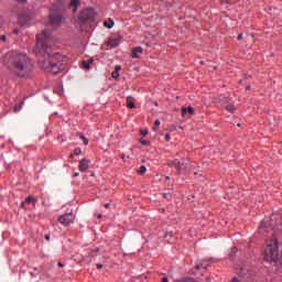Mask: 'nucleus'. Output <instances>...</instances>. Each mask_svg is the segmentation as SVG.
Segmentation results:
<instances>
[{
    "label": "nucleus",
    "mask_w": 282,
    "mask_h": 282,
    "mask_svg": "<svg viewBox=\"0 0 282 282\" xmlns=\"http://www.w3.org/2000/svg\"><path fill=\"white\" fill-rule=\"evenodd\" d=\"M55 43L56 37L52 35V31H50V29H45L42 31V34L36 35V43L33 50L35 56L39 57L37 63L40 67L54 75L59 74L65 69L63 62L50 54L48 50L52 45H55Z\"/></svg>",
    "instance_id": "f257e3e1"
},
{
    "label": "nucleus",
    "mask_w": 282,
    "mask_h": 282,
    "mask_svg": "<svg viewBox=\"0 0 282 282\" xmlns=\"http://www.w3.org/2000/svg\"><path fill=\"white\" fill-rule=\"evenodd\" d=\"M10 65L13 69V74L19 78H30V76H32L34 64L26 54L19 53L13 55L10 58Z\"/></svg>",
    "instance_id": "f03ea898"
},
{
    "label": "nucleus",
    "mask_w": 282,
    "mask_h": 282,
    "mask_svg": "<svg viewBox=\"0 0 282 282\" xmlns=\"http://www.w3.org/2000/svg\"><path fill=\"white\" fill-rule=\"evenodd\" d=\"M260 232H270V230H282V217L273 214L270 219H264L259 226Z\"/></svg>",
    "instance_id": "7ed1b4c3"
},
{
    "label": "nucleus",
    "mask_w": 282,
    "mask_h": 282,
    "mask_svg": "<svg viewBox=\"0 0 282 282\" xmlns=\"http://www.w3.org/2000/svg\"><path fill=\"white\" fill-rule=\"evenodd\" d=\"M267 247L264 249V260L270 263H274V261H279V240L276 238H272L265 241Z\"/></svg>",
    "instance_id": "20e7f679"
},
{
    "label": "nucleus",
    "mask_w": 282,
    "mask_h": 282,
    "mask_svg": "<svg viewBox=\"0 0 282 282\" xmlns=\"http://www.w3.org/2000/svg\"><path fill=\"white\" fill-rule=\"evenodd\" d=\"M96 19V11L94 9H84L78 15V23H91Z\"/></svg>",
    "instance_id": "39448f33"
},
{
    "label": "nucleus",
    "mask_w": 282,
    "mask_h": 282,
    "mask_svg": "<svg viewBox=\"0 0 282 282\" xmlns=\"http://www.w3.org/2000/svg\"><path fill=\"white\" fill-rule=\"evenodd\" d=\"M62 21H63V17L61 14H58L56 9H51L50 14H48L50 25H52L53 28L54 26L58 28V25H61Z\"/></svg>",
    "instance_id": "423d86ee"
},
{
    "label": "nucleus",
    "mask_w": 282,
    "mask_h": 282,
    "mask_svg": "<svg viewBox=\"0 0 282 282\" xmlns=\"http://www.w3.org/2000/svg\"><path fill=\"white\" fill-rule=\"evenodd\" d=\"M170 166H173L176 169L177 171V175H182V170L184 169V171H186V166H187V163L185 162H180L178 160H174Z\"/></svg>",
    "instance_id": "0eeeda50"
},
{
    "label": "nucleus",
    "mask_w": 282,
    "mask_h": 282,
    "mask_svg": "<svg viewBox=\"0 0 282 282\" xmlns=\"http://www.w3.org/2000/svg\"><path fill=\"white\" fill-rule=\"evenodd\" d=\"M58 221L59 224H63V226H69V224H72V213H66L59 216Z\"/></svg>",
    "instance_id": "6e6552de"
},
{
    "label": "nucleus",
    "mask_w": 282,
    "mask_h": 282,
    "mask_svg": "<svg viewBox=\"0 0 282 282\" xmlns=\"http://www.w3.org/2000/svg\"><path fill=\"white\" fill-rule=\"evenodd\" d=\"M28 21H30V15L28 13H21L18 15L19 25H28Z\"/></svg>",
    "instance_id": "1a4fd4ad"
},
{
    "label": "nucleus",
    "mask_w": 282,
    "mask_h": 282,
    "mask_svg": "<svg viewBox=\"0 0 282 282\" xmlns=\"http://www.w3.org/2000/svg\"><path fill=\"white\" fill-rule=\"evenodd\" d=\"M91 65H94V57L89 58L88 61H82V69H85L86 72H89L91 69Z\"/></svg>",
    "instance_id": "9d476101"
},
{
    "label": "nucleus",
    "mask_w": 282,
    "mask_h": 282,
    "mask_svg": "<svg viewBox=\"0 0 282 282\" xmlns=\"http://www.w3.org/2000/svg\"><path fill=\"white\" fill-rule=\"evenodd\" d=\"M181 113L183 118L186 116V113H188L189 116H195V108H193L192 106L184 107L181 109Z\"/></svg>",
    "instance_id": "9b49d317"
},
{
    "label": "nucleus",
    "mask_w": 282,
    "mask_h": 282,
    "mask_svg": "<svg viewBox=\"0 0 282 282\" xmlns=\"http://www.w3.org/2000/svg\"><path fill=\"white\" fill-rule=\"evenodd\" d=\"M89 169V160L87 159H83L79 161V171H82V173L87 172V170Z\"/></svg>",
    "instance_id": "f8f14e48"
},
{
    "label": "nucleus",
    "mask_w": 282,
    "mask_h": 282,
    "mask_svg": "<svg viewBox=\"0 0 282 282\" xmlns=\"http://www.w3.org/2000/svg\"><path fill=\"white\" fill-rule=\"evenodd\" d=\"M143 48L141 46L134 47L132 50V58H139L138 54H142Z\"/></svg>",
    "instance_id": "ddd939ff"
},
{
    "label": "nucleus",
    "mask_w": 282,
    "mask_h": 282,
    "mask_svg": "<svg viewBox=\"0 0 282 282\" xmlns=\"http://www.w3.org/2000/svg\"><path fill=\"white\" fill-rule=\"evenodd\" d=\"M80 6H82L80 0H72V9H73V12H77V11H78V8H80Z\"/></svg>",
    "instance_id": "4468645a"
},
{
    "label": "nucleus",
    "mask_w": 282,
    "mask_h": 282,
    "mask_svg": "<svg viewBox=\"0 0 282 282\" xmlns=\"http://www.w3.org/2000/svg\"><path fill=\"white\" fill-rule=\"evenodd\" d=\"M76 138H79V140L83 141V143L85 144V147H87V144H89V140L87 138H85V134H83L82 132H77L75 134Z\"/></svg>",
    "instance_id": "2eb2a0df"
},
{
    "label": "nucleus",
    "mask_w": 282,
    "mask_h": 282,
    "mask_svg": "<svg viewBox=\"0 0 282 282\" xmlns=\"http://www.w3.org/2000/svg\"><path fill=\"white\" fill-rule=\"evenodd\" d=\"M108 45L110 47H118L120 45V40H118V39H110L108 41Z\"/></svg>",
    "instance_id": "dca6fc26"
},
{
    "label": "nucleus",
    "mask_w": 282,
    "mask_h": 282,
    "mask_svg": "<svg viewBox=\"0 0 282 282\" xmlns=\"http://www.w3.org/2000/svg\"><path fill=\"white\" fill-rule=\"evenodd\" d=\"M208 268V261L203 260L200 263L196 264V270H206Z\"/></svg>",
    "instance_id": "f3484780"
},
{
    "label": "nucleus",
    "mask_w": 282,
    "mask_h": 282,
    "mask_svg": "<svg viewBox=\"0 0 282 282\" xmlns=\"http://www.w3.org/2000/svg\"><path fill=\"white\" fill-rule=\"evenodd\" d=\"M105 28H108V30H111V28H113L115 22L113 19L109 18L108 21L104 22Z\"/></svg>",
    "instance_id": "a211bd4d"
},
{
    "label": "nucleus",
    "mask_w": 282,
    "mask_h": 282,
    "mask_svg": "<svg viewBox=\"0 0 282 282\" xmlns=\"http://www.w3.org/2000/svg\"><path fill=\"white\" fill-rule=\"evenodd\" d=\"M225 109L226 111H229V113H235V111H237V108L232 104H228L227 106H225Z\"/></svg>",
    "instance_id": "6ab92c4d"
},
{
    "label": "nucleus",
    "mask_w": 282,
    "mask_h": 282,
    "mask_svg": "<svg viewBox=\"0 0 282 282\" xmlns=\"http://www.w3.org/2000/svg\"><path fill=\"white\" fill-rule=\"evenodd\" d=\"M24 204H36V198L28 196L24 200Z\"/></svg>",
    "instance_id": "aec40b11"
},
{
    "label": "nucleus",
    "mask_w": 282,
    "mask_h": 282,
    "mask_svg": "<svg viewBox=\"0 0 282 282\" xmlns=\"http://www.w3.org/2000/svg\"><path fill=\"white\" fill-rule=\"evenodd\" d=\"M131 99V97L127 98V107H129V109H135V104L133 101H129Z\"/></svg>",
    "instance_id": "412c9836"
},
{
    "label": "nucleus",
    "mask_w": 282,
    "mask_h": 282,
    "mask_svg": "<svg viewBox=\"0 0 282 282\" xmlns=\"http://www.w3.org/2000/svg\"><path fill=\"white\" fill-rule=\"evenodd\" d=\"M145 173H147V166L141 165V166H140V170L138 171V174H139V175H144Z\"/></svg>",
    "instance_id": "4be33fe9"
},
{
    "label": "nucleus",
    "mask_w": 282,
    "mask_h": 282,
    "mask_svg": "<svg viewBox=\"0 0 282 282\" xmlns=\"http://www.w3.org/2000/svg\"><path fill=\"white\" fill-rule=\"evenodd\" d=\"M80 153H83V151L80 150V148H76L74 150V155H80Z\"/></svg>",
    "instance_id": "5701e85b"
},
{
    "label": "nucleus",
    "mask_w": 282,
    "mask_h": 282,
    "mask_svg": "<svg viewBox=\"0 0 282 282\" xmlns=\"http://www.w3.org/2000/svg\"><path fill=\"white\" fill-rule=\"evenodd\" d=\"M120 76V74L118 73V70L112 72V78H118Z\"/></svg>",
    "instance_id": "b1692460"
},
{
    "label": "nucleus",
    "mask_w": 282,
    "mask_h": 282,
    "mask_svg": "<svg viewBox=\"0 0 282 282\" xmlns=\"http://www.w3.org/2000/svg\"><path fill=\"white\" fill-rule=\"evenodd\" d=\"M163 197L164 199H171V193H164Z\"/></svg>",
    "instance_id": "393cba45"
},
{
    "label": "nucleus",
    "mask_w": 282,
    "mask_h": 282,
    "mask_svg": "<svg viewBox=\"0 0 282 282\" xmlns=\"http://www.w3.org/2000/svg\"><path fill=\"white\" fill-rule=\"evenodd\" d=\"M232 254H237V247H234L231 249V253L229 254V257H232Z\"/></svg>",
    "instance_id": "a878e982"
},
{
    "label": "nucleus",
    "mask_w": 282,
    "mask_h": 282,
    "mask_svg": "<svg viewBox=\"0 0 282 282\" xmlns=\"http://www.w3.org/2000/svg\"><path fill=\"white\" fill-rule=\"evenodd\" d=\"M158 127H160V120L159 119H156L155 122H154V131H155V129H158Z\"/></svg>",
    "instance_id": "bb28decb"
},
{
    "label": "nucleus",
    "mask_w": 282,
    "mask_h": 282,
    "mask_svg": "<svg viewBox=\"0 0 282 282\" xmlns=\"http://www.w3.org/2000/svg\"><path fill=\"white\" fill-rule=\"evenodd\" d=\"M120 69H122V67H121L120 65H117V66L115 67V72H117V73H119Z\"/></svg>",
    "instance_id": "cd10ccee"
},
{
    "label": "nucleus",
    "mask_w": 282,
    "mask_h": 282,
    "mask_svg": "<svg viewBox=\"0 0 282 282\" xmlns=\"http://www.w3.org/2000/svg\"><path fill=\"white\" fill-rule=\"evenodd\" d=\"M141 144H143L144 147H149L150 142L149 141H141Z\"/></svg>",
    "instance_id": "c85d7f7f"
},
{
    "label": "nucleus",
    "mask_w": 282,
    "mask_h": 282,
    "mask_svg": "<svg viewBox=\"0 0 282 282\" xmlns=\"http://www.w3.org/2000/svg\"><path fill=\"white\" fill-rule=\"evenodd\" d=\"M21 105H23V102H21ZM21 105H19L18 107H15L14 111H21Z\"/></svg>",
    "instance_id": "c756f323"
},
{
    "label": "nucleus",
    "mask_w": 282,
    "mask_h": 282,
    "mask_svg": "<svg viewBox=\"0 0 282 282\" xmlns=\"http://www.w3.org/2000/svg\"><path fill=\"white\" fill-rule=\"evenodd\" d=\"M165 140H166V142H170L171 141V134H166Z\"/></svg>",
    "instance_id": "7c9ffc66"
},
{
    "label": "nucleus",
    "mask_w": 282,
    "mask_h": 282,
    "mask_svg": "<svg viewBox=\"0 0 282 282\" xmlns=\"http://www.w3.org/2000/svg\"><path fill=\"white\" fill-rule=\"evenodd\" d=\"M237 39L238 41H241V39H243V33H240Z\"/></svg>",
    "instance_id": "2f4dec72"
},
{
    "label": "nucleus",
    "mask_w": 282,
    "mask_h": 282,
    "mask_svg": "<svg viewBox=\"0 0 282 282\" xmlns=\"http://www.w3.org/2000/svg\"><path fill=\"white\" fill-rule=\"evenodd\" d=\"M57 265L58 268H65V264H63V262H58Z\"/></svg>",
    "instance_id": "473e14b6"
},
{
    "label": "nucleus",
    "mask_w": 282,
    "mask_h": 282,
    "mask_svg": "<svg viewBox=\"0 0 282 282\" xmlns=\"http://www.w3.org/2000/svg\"><path fill=\"white\" fill-rule=\"evenodd\" d=\"M97 270H102V264L101 263L97 264Z\"/></svg>",
    "instance_id": "72a5a7b5"
},
{
    "label": "nucleus",
    "mask_w": 282,
    "mask_h": 282,
    "mask_svg": "<svg viewBox=\"0 0 282 282\" xmlns=\"http://www.w3.org/2000/svg\"><path fill=\"white\" fill-rule=\"evenodd\" d=\"M220 3H230V0H220Z\"/></svg>",
    "instance_id": "f704fd0d"
},
{
    "label": "nucleus",
    "mask_w": 282,
    "mask_h": 282,
    "mask_svg": "<svg viewBox=\"0 0 282 282\" xmlns=\"http://www.w3.org/2000/svg\"><path fill=\"white\" fill-rule=\"evenodd\" d=\"M161 282H169V278H162Z\"/></svg>",
    "instance_id": "c9c22d12"
},
{
    "label": "nucleus",
    "mask_w": 282,
    "mask_h": 282,
    "mask_svg": "<svg viewBox=\"0 0 282 282\" xmlns=\"http://www.w3.org/2000/svg\"><path fill=\"white\" fill-rule=\"evenodd\" d=\"M18 3H25L28 0H17Z\"/></svg>",
    "instance_id": "e433bc0d"
},
{
    "label": "nucleus",
    "mask_w": 282,
    "mask_h": 282,
    "mask_svg": "<svg viewBox=\"0 0 282 282\" xmlns=\"http://www.w3.org/2000/svg\"><path fill=\"white\" fill-rule=\"evenodd\" d=\"M0 41L4 42L6 41V35H1Z\"/></svg>",
    "instance_id": "4c0bfd02"
},
{
    "label": "nucleus",
    "mask_w": 282,
    "mask_h": 282,
    "mask_svg": "<svg viewBox=\"0 0 282 282\" xmlns=\"http://www.w3.org/2000/svg\"><path fill=\"white\" fill-rule=\"evenodd\" d=\"M13 34H19V29H14Z\"/></svg>",
    "instance_id": "58836bf2"
},
{
    "label": "nucleus",
    "mask_w": 282,
    "mask_h": 282,
    "mask_svg": "<svg viewBox=\"0 0 282 282\" xmlns=\"http://www.w3.org/2000/svg\"><path fill=\"white\" fill-rule=\"evenodd\" d=\"M44 239H46V241H50V235H45Z\"/></svg>",
    "instance_id": "ea45409f"
},
{
    "label": "nucleus",
    "mask_w": 282,
    "mask_h": 282,
    "mask_svg": "<svg viewBox=\"0 0 282 282\" xmlns=\"http://www.w3.org/2000/svg\"><path fill=\"white\" fill-rule=\"evenodd\" d=\"M142 133V135H148L149 134V131H143V132H141Z\"/></svg>",
    "instance_id": "a19ab883"
},
{
    "label": "nucleus",
    "mask_w": 282,
    "mask_h": 282,
    "mask_svg": "<svg viewBox=\"0 0 282 282\" xmlns=\"http://www.w3.org/2000/svg\"><path fill=\"white\" fill-rule=\"evenodd\" d=\"M124 154H121V160L123 161V162H126V160H124Z\"/></svg>",
    "instance_id": "79ce46f5"
},
{
    "label": "nucleus",
    "mask_w": 282,
    "mask_h": 282,
    "mask_svg": "<svg viewBox=\"0 0 282 282\" xmlns=\"http://www.w3.org/2000/svg\"><path fill=\"white\" fill-rule=\"evenodd\" d=\"M246 89H247L248 91H250V89H251L250 85H248V86L246 87Z\"/></svg>",
    "instance_id": "37998d69"
},
{
    "label": "nucleus",
    "mask_w": 282,
    "mask_h": 282,
    "mask_svg": "<svg viewBox=\"0 0 282 282\" xmlns=\"http://www.w3.org/2000/svg\"><path fill=\"white\" fill-rule=\"evenodd\" d=\"M109 206H110L109 203L105 204V208H109Z\"/></svg>",
    "instance_id": "c03bdc74"
},
{
    "label": "nucleus",
    "mask_w": 282,
    "mask_h": 282,
    "mask_svg": "<svg viewBox=\"0 0 282 282\" xmlns=\"http://www.w3.org/2000/svg\"><path fill=\"white\" fill-rule=\"evenodd\" d=\"M102 217V214H98L97 218L100 219Z\"/></svg>",
    "instance_id": "a18cd8bd"
},
{
    "label": "nucleus",
    "mask_w": 282,
    "mask_h": 282,
    "mask_svg": "<svg viewBox=\"0 0 282 282\" xmlns=\"http://www.w3.org/2000/svg\"><path fill=\"white\" fill-rule=\"evenodd\" d=\"M23 206H25V202L21 204V208H23Z\"/></svg>",
    "instance_id": "49530a36"
},
{
    "label": "nucleus",
    "mask_w": 282,
    "mask_h": 282,
    "mask_svg": "<svg viewBox=\"0 0 282 282\" xmlns=\"http://www.w3.org/2000/svg\"><path fill=\"white\" fill-rule=\"evenodd\" d=\"M74 177H78V173H75V174H74Z\"/></svg>",
    "instance_id": "de8ad7c7"
},
{
    "label": "nucleus",
    "mask_w": 282,
    "mask_h": 282,
    "mask_svg": "<svg viewBox=\"0 0 282 282\" xmlns=\"http://www.w3.org/2000/svg\"><path fill=\"white\" fill-rule=\"evenodd\" d=\"M165 180H171V177H170V176H166Z\"/></svg>",
    "instance_id": "09e8293b"
},
{
    "label": "nucleus",
    "mask_w": 282,
    "mask_h": 282,
    "mask_svg": "<svg viewBox=\"0 0 282 282\" xmlns=\"http://www.w3.org/2000/svg\"><path fill=\"white\" fill-rule=\"evenodd\" d=\"M238 127H241V123H238Z\"/></svg>",
    "instance_id": "8fccbe9b"
}]
</instances>
